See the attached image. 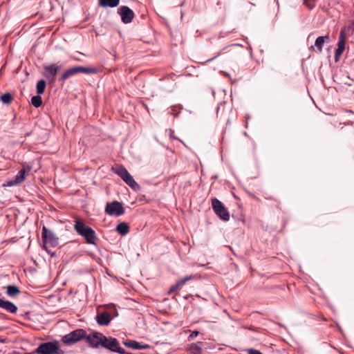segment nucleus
I'll list each match as a JSON object with an SVG mask.
<instances>
[{"label": "nucleus", "instance_id": "32", "mask_svg": "<svg viewBox=\"0 0 354 354\" xmlns=\"http://www.w3.org/2000/svg\"><path fill=\"white\" fill-rule=\"evenodd\" d=\"M220 55V53L217 54L216 56H214V57H212V59H209L208 61H211V60H213L215 58H216L217 57H218Z\"/></svg>", "mask_w": 354, "mask_h": 354}, {"label": "nucleus", "instance_id": "2", "mask_svg": "<svg viewBox=\"0 0 354 354\" xmlns=\"http://www.w3.org/2000/svg\"><path fill=\"white\" fill-rule=\"evenodd\" d=\"M98 71L97 68L94 67H85L82 66H77L73 68H70L67 69L60 77L59 82L64 83L67 79L69 77L78 74V73H85V74H95Z\"/></svg>", "mask_w": 354, "mask_h": 354}, {"label": "nucleus", "instance_id": "3", "mask_svg": "<svg viewBox=\"0 0 354 354\" xmlns=\"http://www.w3.org/2000/svg\"><path fill=\"white\" fill-rule=\"evenodd\" d=\"M37 354H64L57 340L41 344L35 351Z\"/></svg>", "mask_w": 354, "mask_h": 354}, {"label": "nucleus", "instance_id": "22", "mask_svg": "<svg viewBox=\"0 0 354 354\" xmlns=\"http://www.w3.org/2000/svg\"><path fill=\"white\" fill-rule=\"evenodd\" d=\"M1 101L5 104H10L13 100V96L10 93H6L1 96Z\"/></svg>", "mask_w": 354, "mask_h": 354}, {"label": "nucleus", "instance_id": "13", "mask_svg": "<svg viewBox=\"0 0 354 354\" xmlns=\"http://www.w3.org/2000/svg\"><path fill=\"white\" fill-rule=\"evenodd\" d=\"M60 66L57 64H53L44 67V76L50 83H53L56 80V75L60 69Z\"/></svg>", "mask_w": 354, "mask_h": 354}, {"label": "nucleus", "instance_id": "4", "mask_svg": "<svg viewBox=\"0 0 354 354\" xmlns=\"http://www.w3.org/2000/svg\"><path fill=\"white\" fill-rule=\"evenodd\" d=\"M41 238L43 242L42 248L44 250H47V248H55L59 245V238L57 236L46 226L42 227Z\"/></svg>", "mask_w": 354, "mask_h": 354}, {"label": "nucleus", "instance_id": "15", "mask_svg": "<svg viewBox=\"0 0 354 354\" xmlns=\"http://www.w3.org/2000/svg\"><path fill=\"white\" fill-rule=\"evenodd\" d=\"M111 320L110 314L106 311L98 314L96 317L97 323L100 326H108L110 324Z\"/></svg>", "mask_w": 354, "mask_h": 354}, {"label": "nucleus", "instance_id": "17", "mask_svg": "<svg viewBox=\"0 0 354 354\" xmlns=\"http://www.w3.org/2000/svg\"><path fill=\"white\" fill-rule=\"evenodd\" d=\"M194 277L193 275H190L182 278L180 280L177 281L174 286L171 287L170 292H174L177 290H180L186 283L187 281L194 279Z\"/></svg>", "mask_w": 354, "mask_h": 354}, {"label": "nucleus", "instance_id": "28", "mask_svg": "<svg viewBox=\"0 0 354 354\" xmlns=\"http://www.w3.org/2000/svg\"><path fill=\"white\" fill-rule=\"evenodd\" d=\"M248 353L249 354H263L261 351L254 349V348L249 349Z\"/></svg>", "mask_w": 354, "mask_h": 354}, {"label": "nucleus", "instance_id": "24", "mask_svg": "<svg viewBox=\"0 0 354 354\" xmlns=\"http://www.w3.org/2000/svg\"><path fill=\"white\" fill-rule=\"evenodd\" d=\"M337 48H342L344 50L345 49V32L342 30L339 35V41L337 43Z\"/></svg>", "mask_w": 354, "mask_h": 354}, {"label": "nucleus", "instance_id": "26", "mask_svg": "<svg viewBox=\"0 0 354 354\" xmlns=\"http://www.w3.org/2000/svg\"><path fill=\"white\" fill-rule=\"evenodd\" d=\"M198 334H199V333L197 330H194V331L192 332V333L188 337V339L192 340V339H194L195 337H196L198 335Z\"/></svg>", "mask_w": 354, "mask_h": 354}, {"label": "nucleus", "instance_id": "18", "mask_svg": "<svg viewBox=\"0 0 354 354\" xmlns=\"http://www.w3.org/2000/svg\"><path fill=\"white\" fill-rule=\"evenodd\" d=\"M120 3V0H99V6L103 8H115Z\"/></svg>", "mask_w": 354, "mask_h": 354}, {"label": "nucleus", "instance_id": "23", "mask_svg": "<svg viewBox=\"0 0 354 354\" xmlns=\"http://www.w3.org/2000/svg\"><path fill=\"white\" fill-rule=\"evenodd\" d=\"M31 104L35 108L39 107L42 104V99L40 95H37L31 98Z\"/></svg>", "mask_w": 354, "mask_h": 354}, {"label": "nucleus", "instance_id": "10", "mask_svg": "<svg viewBox=\"0 0 354 354\" xmlns=\"http://www.w3.org/2000/svg\"><path fill=\"white\" fill-rule=\"evenodd\" d=\"M105 212L110 216H119L124 213V209L121 203L113 201L106 204Z\"/></svg>", "mask_w": 354, "mask_h": 354}, {"label": "nucleus", "instance_id": "30", "mask_svg": "<svg viewBox=\"0 0 354 354\" xmlns=\"http://www.w3.org/2000/svg\"><path fill=\"white\" fill-rule=\"evenodd\" d=\"M48 254H50L51 257L55 256V252H52L51 250L49 249V248H47V250H45Z\"/></svg>", "mask_w": 354, "mask_h": 354}, {"label": "nucleus", "instance_id": "7", "mask_svg": "<svg viewBox=\"0 0 354 354\" xmlns=\"http://www.w3.org/2000/svg\"><path fill=\"white\" fill-rule=\"evenodd\" d=\"M102 347L106 348L111 352L118 353L120 354H124L125 351L120 346L118 340L112 337H106L104 335L103 342H102Z\"/></svg>", "mask_w": 354, "mask_h": 354}, {"label": "nucleus", "instance_id": "8", "mask_svg": "<svg viewBox=\"0 0 354 354\" xmlns=\"http://www.w3.org/2000/svg\"><path fill=\"white\" fill-rule=\"evenodd\" d=\"M212 208L216 214L222 220L227 221L230 219V214L223 204L217 198L212 199Z\"/></svg>", "mask_w": 354, "mask_h": 354}, {"label": "nucleus", "instance_id": "27", "mask_svg": "<svg viewBox=\"0 0 354 354\" xmlns=\"http://www.w3.org/2000/svg\"><path fill=\"white\" fill-rule=\"evenodd\" d=\"M169 136H170L171 138L179 140L180 142H182V140L180 139H179L178 138L174 136V131L173 129H169Z\"/></svg>", "mask_w": 354, "mask_h": 354}, {"label": "nucleus", "instance_id": "5", "mask_svg": "<svg viewBox=\"0 0 354 354\" xmlns=\"http://www.w3.org/2000/svg\"><path fill=\"white\" fill-rule=\"evenodd\" d=\"M113 171L119 176L130 187L133 189L138 188V184L134 180L132 176L122 165H116L112 167Z\"/></svg>", "mask_w": 354, "mask_h": 354}, {"label": "nucleus", "instance_id": "9", "mask_svg": "<svg viewBox=\"0 0 354 354\" xmlns=\"http://www.w3.org/2000/svg\"><path fill=\"white\" fill-rule=\"evenodd\" d=\"M30 171V167H24L19 171L13 179L6 181L3 186L12 187L22 183L26 180V175Z\"/></svg>", "mask_w": 354, "mask_h": 354}, {"label": "nucleus", "instance_id": "33", "mask_svg": "<svg viewBox=\"0 0 354 354\" xmlns=\"http://www.w3.org/2000/svg\"><path fill=\"white\" fill-rule=\"evenodd\" d=\"M219 110H220V106H218L217 107V114L218 113Z\"/></svg>", "mask_w": 354, "mask_h": 354}, {"label": "nucleus", "instance_id": "11", "mask_svg": "<svg viewBox=\"0 0 354 354\" xmlns=\"http://www.w3.org/2000/svg\"><path fill=\"white\" fill-rule=\"evenodd\" d=\"M118 14L120 16L122 22L125 24H130L135 17L133 11L127 6H120L118 9Z\"/></svg>", "mask_w": 354, "mask_h": 354}, {"label": "nucleus", "instance_id": "25", "mask_svg": "<svg viewBox=\"0 0 354 354\" xmlns=\"http://www.w3.org/2000/svg\"><path fill=\"white\" fill-rule=\"evenodd\" d=\"M124 344L129 348H133V349H140V343L138 342H136L135 340L133 341H129V342H124Z\"/></svg>", "mask_w": 354, "mask_h": 354}, {"label": "nucleus", "instance_id": "14", "mask_svg": "<svg viewBox=\"0 0 354 354\" xmlns=\"http://www.w3.org/2000/svg\"><path fill=\"white\" fill-rule=\"evenodd\" d=\"M0 308L8 313L15 314L17 312V306L12 302L0 298Z\"/></svg>", "mask_w": 354, "mask_h": 354}, {"label": "nucleus", "instance_id": "21", "mask_svg": "<svg viewBox=\"0 0 354 354\" xmlns=\"http://www.w3.org/2000/svg\"><path fill=\"white\" fill-rule=\"evenodd\" d=\"M46 86V82L44 80H40L37 83V93L38 95H41L44 93L45 88Z\"/></svg>", "mask_w": 354, "mask_h": 354}, {"label": "nucleus", "instance_id": "19", "mask_svg": "<svg viewBox=\"0 0 354 354\" xmlns=\"http://www.w3.org/2000/svg\"><path fill=\"white\" fill-rule=\"evenodd\" d=\"M116 230L120 234L124 236L129 232V227L126 223H120L117 225Z\"/></svg>", "mask_w": 354, "mask_h": 354}, {"label": "nucleus", "instance_id": "20", "mask_svg": "<svg viewBox=\"0 0 354 354\" xmlns=\"http://www.w3.org/2000/svg\"><path fill=\"white\" fill-rule=\"evenodd\" d=\"M20 293L19 288L15 285H10L7 287L6 294L10 297H15Z\"/></svg>", "mask_w": 354, "mask_h": 354}, {"label": "nucleus", "instance_id": "31", "mask_svg": "<svg viewBox=\"0 0 354 354\" xmlns=\"http://www.w3.org/2000/svg\"><path fill=\"white\" fill-rule=\"evenodd\" d=\"M150 346L149 344H140V349H147L149 348Z\"/></svg>", "mask_w": 354, "mask_h": 354}, {"label": "nucleus", "instance_id": "29", "mask_svg": "<svg viewBox=\"0 0 354 354\" xmlns=\"http://www.w3.org/2000/svg\"><path fill=\"white\" fill-rule=\"evenodd\" d=\"M343 52V49L337 48L335 50V58H337L339 56H340Z\"/></svg>", "mask_w": 354, "mask_h": 354}, {"label": "nucleus", "instance_id": "1", "mask_svg": "<svg viewBox=\"0 0 354 354\" xmlns=\"http://www.w3.org/2000/svg\"><path fill=\"white\" fill-rule=\"evenodd\" d=\"M74 229L78 234L84 238L86 243L96 245L97 238L95 232L91 227L87 226L82 221L76 220Z\"/></svg>", "mask_w": 354, "mask_h": 354}, {"label": "nucleus", "instance_id": "16", "mask_svg": "<svg viewBox=\"0 0 354 354\" xmlns=\"http://www.w3.org/2000/svg\"><path fill=\"white\" fill-rule=\"evenodd\" d=\"M330 38L328 36H320L318 37L315 42V46L316 48V52L321 53L325 42H328Z\"/></svg>", "mask_w": 354, "mask_h": 354}, {"label": "nucleus", "instance_id": "6", "mask_svg": "<svg viewBox=\"0 0 354 354\" xmlns=\"http://www.w3.org/2000/svg\"><path fill=\"white\" fill-rule=\"evenodd\" d=\"M86 332L85 330L78 328L71 333L64 335L62 338V341L66 345H73L82 339H86Z\"/></svg>", "mask_w": 354, "mask_h": 354}, {"label": "nucleus", "instance_id": "34", "mask_svg": "<svg viewBox=\"0 0 354 354\" xmlns=\"http://www.w3.org/2000/svg\"><path fill=\"white\" fill-rule=\"evenodd\" d=\"M312 49H314V46H311L310 47V50H312Z\"/></svg>", "mask_w": 354, "mask_h": 354}, {"label": "nucleus", "instance_id": "12", "mask_svg": "<svg viewBox=\"0 0 354 354\" xmlns=\"http://www.w3.org/2000/svg\"><path fill=\"white\" fill-rule=\"evenodd\" d=\"M104 337V335L102 333L94 332L88 335H86V340L91 347L98 348L102 346Z\"/></svg>", "mask_w": 354, "mask_h": 354}]
</instances>
